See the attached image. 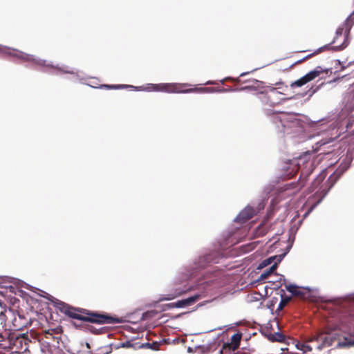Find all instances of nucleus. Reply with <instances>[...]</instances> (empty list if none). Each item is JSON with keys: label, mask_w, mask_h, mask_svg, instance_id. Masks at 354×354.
<instances>
[{"label": "nucleus", "mask_w": 354, "mask_h": 354, "mask_svg": "<svg viewBox=\"0 0 354 354\" xmlns=\"http://www.w3.org/2000/svg\"><path fill=\"white\" fill-rule=\"evenodd\" d=\"M56 308L67 317L91 323L96 324H115L119 323L118 318L109 315H102L97 313L91 312L88 310L75 308L63 301H59L56 304Z\"/></svg>", "instance_id": "f257e3e1"}, {"label": "nucleus", "mask_w": 354, "mask_h": 354, "mask_svg": "<svg viewBox=\"0 0 354 354\" xmlns=\"http://www.w3.org/2000/svg\"><path fill=\"white\" fill-rule=\"evenodd\" d=\"M272 224L269 225L267 221H263L255 230L254 235L257 237L263 236L271 230Z\"/></svg>", "instance_id": "2eb2a0df"}, {"label": "nucleus", "mask_w": 354, "mask_h": 354, "mask_svg": "<svg viewBox=\"0 0 354 354\" xmlns=\"http://www.w3.org/2000/svg\"><path fill=\"white\" fill-rule=\"evenodd\" d=\"M268 338L272 342H283L285 341V335L281 333H270Z\"/></svg>", "instance_id": "dca6fc26"}, {"label": "nucleus", "mask_w": 354, "mask_h": 354, "mask_svg": "<svg viewBox=\"0 0 354 354\" xmlns=\"http://www.w3.org/2000/svg\"><path fill=\"white\" fill-rule=\"evenodd\" d=\"M241 339V335L239 333H235L232 336L231 340L230 342L232 345L233 348H238L240 345Z\"/></svg>", "instance_id": "a211bd4d"}, {"label": "nucleus", "mask_w": 354, "mask_h": 354, "mask_svg": "<svg viewBox=\"0 0 354 354\" xmlns=\"http://www.w3.org/2000/svg\"><path fill=\"white\" fill-rule=\"evenodd\" d=\"M269 276H270V274L266 270L262 274H261V275L259 278V281H263V280L266 279Z\"/></svg>", "instance_id": "cd10ccee"}, {"label": "nucleus", "mask_w": 354, "mask_h": 354, "mask_svg": "<svg viewBox=\"0 0 354 354\" xmlns=\"http://www.w3.org/2000/svg\"><path fill=\"white\" fill-rule=\"evenodd\" d=\"M236 348H233L230 342H225L223 344L222 350L220 351V354H223V351H234Z\"/></svg>", "instance_id": "4be33fe9"}, {"label": "nucleus", "mask_w": 354, "mask_h": 354, "mask_svg": "<svg viewBox=\"0 0 354 354\" xmlns=\"http://www.w3.org/2000/svg\"><path fill=\"white\" fill-rule=\"evenodd\" d=\"M293 295L300 297L301 299L305 298V293L302 290L298 289L296 290Z\"/></svg>", "instance_id": "c85d7f7f"}, {"label": "nucleus", "mask_w": 354, "mask_h": 354, "mask_svg": "<svg viewBox=\"0 0 354 354\" xmlns=\"http://www.w3.org/2000/svg\"><path fill=\"white\" fill-rule=\"evenodd\" d=\"M286 288L288 292H291L292 295L297 290V286L293 285V284H289V285L286 286Z\"/></svg>", "instance_id": "bb28decb"}, {"label": "nucleus", "mask_w": 354, "mask_h": 354, "mask_svg": "<svg viewBox=\"0 0 354 354\" xmlns=\"http://www.w3.org/2000/svg\"><path fill=\"white\" fill-rule=\"evenodd\" d=\"M321 73L322 70L320 67H317L315 70L310 71L308 73H307L306 75L303 76L300 79L291 83L290 86L292 88L300 87L315 79L321 74Z\"/></svg>", "instance_id": "9d476101"}, {"label": "nucleus", "mask_w": 354, "mask_h": 354, "mask_svg": "<svg viewBox=\"0 0 354 354\" xmlns=\"http://www.w3.org/2000/svg\"><path fill=\"white\" fill-rule=\"evenodd\" d=\"M314 162L312 159V154L309 152L299 157L298 159V169H301L300 178L297 182L299 189L303 187L307 180V177L313 170Z\"/></svg>", "instance_id": "0eeeda50"}, {"label": "nucleus", "mask_w": 354, "mask_h": 354, "mask_svg": "<svg viewBox=\"0 0 354 354\" xmlns=\"http://www.w3.org/2000/svg\"><path fill=\"white\" fill-rule=\"evenodd\" d=\"M10 351V354H23L24 353H15L14 350H9Z\"/></svg>", "instance_id": "f704fd0d"}, {"label": "nucleus", "mask_w": 354, "mask_h": 354, "mask_svg": "<svg viewBox=\"0 0 354 354\" xmlns=\"http://www.w3.org/2000/svg\"><path fill=\"white\" fill-rule=\"evenodd\" d=\"M187 290L188 289L186 287L173 288L170 290L169 293L162 295L161 297L159 299V301H161L174 299L186 293Z\"/></svg>", "instance_id": "f8f14e48"}, {"label": "nucleus", "mask_w": 354, "mask_h": 354, "mask_svg": "<svg viewBox=\"0 0 354 354\" xmlns=\"http://www.w3.org/2000/svg\"><path fill=\"white\" fill-rule=\"evenodd\" d=\"M0 52L2 53H4V54H8L11 56L17 57L24 61L31 62L38 66L56 68L58 71L63 72L64 73H73V72L70 71L69 68L67 66L62 67V68L58 67V66H55L53 65L46 64V62L45 60H43L41 59H36L32 55H28L27 53L21 52V51L15 50L11 51L10 49L8 48L0 46Z\"/></svg>", "instance_id": "39448f33"}, {"label": "nucleus", "mask_w": 354, "mask_h": 354, "mask_svg": "<svg viewBox=\"0 0 354 354\" xmlns=\"http://www.w3.org/2000/svg\"><path fill=\"white\" fill-rule=\"evenodd\" d=\"M271 121L274 124L277 128L281 131H286L297 127L299 124V120L295 115L287 113H274L271 115Z\"/></svg>", "instance_id": "423d86ee"}, {"label": "nucleus", "mask_w": 354, "mask_h": 354, "mask_svg": "<svg viewBox=\"0 0 354 354\" xmlns=\"http://www.w3.org/2000/svg\"><path fill=\"white\" fill-rule=\"evenodd\" d=\"M201 296L199 295H195L192 297H190L189 298L179 300L176 302H175L176 308H184L185 306H189L194 303H196L197 301L199 300Z\"/></svg>", "instance_id": "4468645a"}, {"label": "nucleus", "mask_w": 354, "mask_h": 354, "mask_svg": "<svg viewBox=\"0 0 354 354\" xmlns=\"http://www.w3.org/2000/svg\"><path fill=\"white\" fill-rule=\"evenodd\" d=\"M351 19H348L345 23L339 26L336 31V37L333 41V44H336L339 37H342L344 33V41L339 45L333 46V48L335 50H342L344 49L348 45V33L351 28L350 25Z\"/></svg>", "instance_id": "1a4fd4ad"}, {"label": "nucleus", "mask_w": 354, "mask_h": 354, "mask_svg": "<svg viewBox=\"0 0 354 354\" xmlns=\"http://www.w3.org/2000/svg\"><path fill=\"white\" fill-rule=\"evenodd\" d=\"M278 93H281L279 92L276 88L269 87V95H268L269 99H271L272 97H274V95H276Z\"/></svg>", "instance_id": "a878e982"}, {"label": "nucleus", "mask_w": 354, "mask_h": 354, "mask_svg": "<svg viewBox=\"0 0 354 354\" xmlns=\"http://www.w3.org/2000/svg\"><path fill=\"white\" fill-rule=\"evenodd\" d=\"M291 300V297H287V296H283L282 295L281 296V300L279 303V309H283L288 303L289 301Z\"/></svg>", "instance_id": "aec40b11"}, {"label": "nucleus", "mask_w": 354, "mask_h": 354, "mask_svg": "<svg viewBox=\"0 0 354 354\" xmlns=\"http://www.w3.org/2000/svg\"><path fill=\"white\" fill-rule=\"evenodd\" d=\"M127 87H133L132 86L125 85V84H115V85H108V84H102L100 88H107V89H120Z\"/></svg>", "instance_id": "6ab92c4d"}, {"label": "nucleus", "mask_w": 354, "mask_h": 354, "mask_svg": "<svg viewBox=\"0 0 354 354\" xmlns=\"http://www.w3.org/2000/svg\"><path fill=\"white\" fill-rule=\"evenodd\" d=\"M160 344L158 342L153 343H146L145 344H142L141 347H146L148 348H151L152 350H158Z\"/></svg>", "instance_id": "412c9836"}, {"label": "nucleus", "mask_w": 354, "mask_h": 354, "mask_svg": "<svg viewBox=\"0 0 354 354\" xmlns=\"http://www.w3.org/2000/svg\"><path fill=\"white\" fill-rule=\"evenodd\" d=\"M217 84V82L215 81H207L204 84V85H215Z\"/></svg>", "instance_id": "473e14b6"}, {"label": "nucleus", "mask_w": 354, "mask_h": 354, "mask_svg": "<svg viewBox=\"0 0 354 354\" xmlns=\"http://www.w3.org/2000/svg\"><path fill=\"white\" fill-rule=\"evenodd\" d=\"M298 348L303 351L304 353L311 351L313 348L308 343H304L301 345V347L298 346Z\"/></svg>", "instance_id": "393cba45"}, {"label": "nucleus", "mask_w": 354, "mask_h": 354, "mask_svg": "<svg viewBox=\"0 0 354 354\" xmlns=\"http://www.w3.org/2000/svg\"><path fill=\"white\" fill-rule=\"evenodd\" d=\"M28 342L24 335L12 334L7 339L0 335V348L14 350L15 353H26L28 350Z\"/></svg>", "instance_id": "20e7f679"}, {"label": "nucleus", "mask_w": 354, "mask_h": 354, "mask_svg": "<svg viewBox=\"0 0 354 354\" xmlns=\"http://www.w3.org/2000/svg\"><path fill=\"white\" fill-rule=\"evenodd\" d=\"M227 80H231V81H233V82L239 81V80H238V79H232V78H231V77H227V78H225V79H223V80H221V83L223 84H224V82H225V81H227Z\"/></svg>", "instance_id": "2f4dec72"}, {"label": "nucleus", "mask_w": 354, "mask_h": 354, "mask_svg": "<svg viewBox=\"0 0 354 354\" xmlns=\"http://www.w3.org/2000/svg\"><path fill=\"white\" fill-rule=\"evenodd\" d=\"M166 306H167L169 308H176L175 302H174V303L168 304H167Z\"/></svg>", "instance_id": "72a5a7b5"}, {"label": "nucleus", "mask_w": 354, "mask_h": 354, "mask_svg": "<svg viewBox=\"0 0 354 354\" xmlns=\"http://www.w3.org/2000/svg\"><path fill=\"white\" fill-rule=\"evenodd\" d=\"M145 90L168 93H207L218 91L216 87H198L189 83L150 84Z\"/></svg>", "instance_id": "f03ea898"}, {"label": "nucleus", "mask_w": 354, "mask_h": 354, "mask_svg": "<svg viewBox=\"0 0 354 354\" xmlns=\"http://www.w3.org/2000/svg\"><path fill=\"white\" fill-rule=\"evenodd\" d=\"M342 174L343 171L342 169H336L323 185L321 184L326 176V171L324 170L317 176L312 183V189L310 191V192L314 191V189L320 185L319 190L316 194L319 192V195H322V198L318 201L317 204L327 194L328 192L333 187Z\"/></svg>", "instance_id": "7ed1b4c3"}, {"label": "nucleus", "mask_w": 354, "mask_h": 354, "mask_svg": "<svg viewBox=\"0 0 354 354\" xmlns=\"http://www.w3.org/2000/svg\"><path fill=\"white\" fill-rule=\"evenodd\" d=\"M257 212L251 206L245 207L236 216V221L240 223H244L252 218Z\"/></svg>", "instance_id": "9b49d317"}, {"label": "nucleus", "mask_w": 354, "mask_h": 354, "mask_svg": "<svg viewBox=\"0 0 354 354\" xmlns=\"http://www.w3.org/2000/svg\"><path fill=\"white\" fill-rule=\"evenodd\" d=\"M277 264H274L272 265L271 267H270L267 270L269 272V273L270 274V275L272 274H273L274 272V271L276 270L277 269Z\"/></svg>", "instance_id": "7c9ffc66"}, {"label": "nucleus", "mask_w": 354, "mask_h": 354, "mask_svg": "<svg viewBox=\"0 0 354 354\" xmlns=\"http://www.w3.org/2000/svg\"><path fill=\"white\" fill-rule=\"evenodd\" d=\"M216 88H217V90H218V91H216V92H218V93L233 91V89H232V88H225L223 87H216Z\"/></svg>", "instance_id": "c756f323"}, {"label": "nucleus", "mask_w": 354, "mask_h": 354, "mask_svg": "<svg viewBox=\"0 0 354 354\" xmlns=\"http://www.w3.org/2000/svg\"><path fill=\"white\" fill-rule=\"evenodd\" d=\"M339 345H342L343 346H354V338H344V341L342 343H339Z\"/></svg>", "instance_id": "5701e85b"}, {"label": "nucleus", "mask_w": 354, "mask_h": 354, "mask_svg": "<svg viewBox=\"0 0 354 354\" xmlns=\"http://www.w3.org/2000/svg\"><path fill=\"white\" fill-rule=\"evenodd\" d=\"M324 48H328V46H324ZM323 48H324V47H323ZM322 50V48H320L318 50V51H317V52L315 53V54H317V53H318L321 52ZM313 55H314V53H313ZM312 56H313V54L308 55V56H306V57H304V59H301V60H299V61H297V62H296L295 63L292 64L291 65V67H292V66H295V65H296V64H300V63H301L302 62H304V60H306V59H308V58L311 57Z\"/></svg>", "instance_id": "b1692460"}, {"label": "nucleus", "mask_w": 354, "mask_h": 354, "mask_svg": "<svg viewBox=\"0 0 354 354\" xmlns=\"http://www.w3.org/2000/svg\"><path fill=\"white\" fill-rule=\"evenodd\" d=\"M337 328L344 332H349L354 328V317L348 315L339 320Z\"/></svg>", "instance_id": "ddd939ff"}, {"label": "nucleus", "mask_w": 354, "mask_h": 354, "mask_svg": "<svg viewBox=\"0 0 354 354\" xmlns=\"http://www.w3.org/2000/svg\"><path fill=\"white\" fill-rule=\"evenodd\" d=\"M46 337L48 338V335L52 336L54 334H62L63 333V328L61 326H58L53 328H49L44 331Z\"/></svg>", "instance_id": "f3484780"}, {"label": "nucleus", "mask_w": 354, "mask_h": 354, "mask_svg": "<svg viewBox=\"0 0 354 354\" xmlns=\"http://www.w3.org/2000/svg\"><path fill=\"white\" fill-rule=\"evenodd\" d=\"M339 339V334L335 331L331 332H322L313 337L310 340V342H317L318 343L317 348L322 349L324 347H328L333 345L334 342L337 341Z\"/></svg>", "instance_id": "6e6552de"}, {"label": "nucleus", "mask_w": 354, "mask_h": 354, "mask_svg": "<svg viewBox=\"0 0 354 354\" xmlns=\"http://www.w3.org/2000/svg\"><path fill=\"white\" fill-rule=\"evenodd\" d=\"M86 347H87V348H90V345H89V344H88V343H86Z\"/></svg>", "instance_id": "c9c22d12"}]
</instances>
